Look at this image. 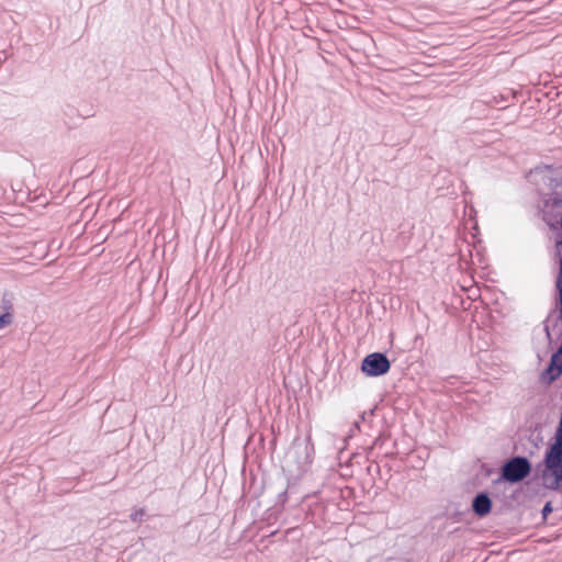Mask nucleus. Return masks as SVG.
Segmentation results:
<instances>
[{"mask_svg": "<svg viewBox=\"0 0 562 562\" xmlns=\"http://www.w3.org/2000/svg\"><path fill=\"white\" fill-rule=\"evenodd\" d=\"M541 464L542 486L562 493V436L548 445Z\"/></svg>", "mask_w": 562, "mask_h": 562, "instance_id": "f257e3e1", "label": "nucleus"}, {"mask_svg": "<svg viewBox=\"0 0 562 562\" xmlns=\"http://www.w3.org/2000/svg\"><path fill=\"white\" fill-rule=\"evenodd\" d=\"M532 472V463L526 456H513L506 459L501 468L497 479L492 481L494 486L501 483L515 485L526 480Z\"/></svg>", "mask_w": 562, "mask_h": 562, "instance_id": "f03ea898", "label": "nucleus"}, {"mask_svg": "<svg viewBox=\"0 0 562 562\" xmlns=\"http://www.w3.org/2000/svg\"><path fill=\"white\" fill-rule=\"evenodd\" d=\"M315 449L311 435L305 438L295 437L285 454V463L293 468L291 471L305 472L312 464Z\"/></svg>", "mask_w": 562, "mask_h": 562, "instance_id": "7ed1b4c3", "label": "nucleus"}, {"mask_svg": "<svg viewBox=\"0 0 562 562\" xmlns=\"http://www.w3.org/2000/svg\"><path fill=\"white\" fill-rule=\"evenodd\" d=\"M360 370L368 378H379L389 373L391 361L385 352H371L362 359Z\"/></svg>", "mask_w": 562, "mask_h": 562, "instance_id": "20e7f679", "label": "nucleus"}, {"mask_svg": "<svg viewBox=\"0 0 562 562\" xmlns=\"http://www.w3.org/2000/svg\"><path fill=\"white\" fill-rule=\"evenodd\" d=\"M471 509L474 516L484 518L488 516L493 509V501L487 491L477 492L471 502Z\"/></svg>", "mask_w": 562, "mask_h": 562, "instance_id": "39448f33", "label": "nucleus"}, {"mask_svg": "<svg viewBox=\"0 0 562 562\" xmlns=\"http://www.w3.org/2000/svg\"><path fill=\"white\" fill-rule=\"evenodd\" d=\"M561 375L562 372H560L559 368L552 367V364L548 362L547 367L542 370L540 374V380L544 384H551Z\"/></svg>", "mask_w": 562, "mask_h": 562, "instance_id": "423d86ee", "label": "nucleus"}, {"mask_svg": "<svg viewBox=\"0 0 562 562\" xmlns=\"http://www.w3.org/2000/svg\"><path fill=\"white\" fill-rule=\"evenodd\" d=\"M14 294L10 291L3 292L1 300H0V311L1 312H9L10 314H13L14 310Z\"/></svg>", "mask_w": 562, "mask_h": 562, "instance_id": "0eeeda50", "label": "nucleus"}, {"mask_svg": "<svg viewBox=\"0 0 562 562\" xmlns=\"http://www.w3.org/2000/svg\"><path fill=\"white\" fill-rule=\"evenodd\" d=\"M528 441L531 443V449L529 450V454L532 456L535 450L538 449L539 442L542 441L541 431H538L536 428L529 436Z\"/></svg>", "mask_w": 562, "mask_h": 562, "instance_id": "6e6552de", "label": "nucleus"}, {"mask_svg": "<svg viewBox=\"0 0 562 562\" xmlns=\"http://www.w3.org/2000/svg\"><path fill=\"white\" fill-rule=\"evenodd\" d=\"M13 323V314H10L9 312H1L0 313V329L10 326Z\"/></svg>", "mask_w": 562, "mask_h": 562, "instance_id": "1a4fd4ad", "label": "nucleus"}, {"mask_svg": "<svg viewBox=\"0 0 562 562\" xmlns=\"http://www.w3.org/2000/svg\"><path fill=\"white\" fill-rule=\"evenodd\" d=\"M553 512L552 502L548 501L544 503L542 509H541V516L543 520H547L548 516Z\"/></svg>", "mask_w": 562, "mask_h": 562, "instance_id": "9d476101", "label": "nucleus"}, {"mask_svg": "<svg viewBox=\"0 0 562 562\" xmlns=\"http://www.w3.org/2000/svg\"><path fill=\"white\" fill-rule=\"evenodd\" d=\"M144 515H145V510L144 509H138V510L133 512L130 515V518L133 521H142Z\"/></svg>", "mask_w": 562, "mask_h": 562, "instance_id": "9b49d317", "label": "nucleus"}, {"mask_svg": "<svg viewBox=\"0 0 562 562\" xmlns=\"http://www.w3.org/2000/svg\"><path fill=\"white\" fill-rule=\"evenodd\" d=\"M361 419L364 420V413L360 415Z\"/></svg>", "mask_w": 562, "mask_h": 562, "instance_id": "f8f14e48", "label": "nucleus"}]
</instances>
